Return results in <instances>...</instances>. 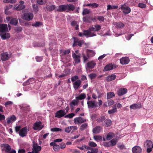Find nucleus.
Returning a JSON list of instances; mask_svg holds the SVG:
<instances>
[{"mask_svg":"<svg viewBox=\"0 0 153 153\" xmlns=\"http://www.w3.org/2000/svg\"><path fill=\"white\" fill-rule=\"evenodd\" d=\"M78 35L80 37H82L84 36L87 37H91L96 36V34L93 33L91 31L88 30H85L84 31V33L79 32Z\"/></svg>","mask_w":153,"mask_h":153,"instance_id":"f257e3e1","label":"nucleus"},{"mask_svg":"<svg viewBox=\"0 0 153 153\" xmlns=\"http://www.w3.org/2000/svg\"><path fill=\"white\" fill-rule=\"evenodd\" d=\"M34 15L33 13L31 12H27L23 14L22 16V18L25 20L29 21L33 18Z\"/></svg>","mask_w":153,"mask_h":153,"instance_id":"f03ea898","label":"nucleus"},{"mask_svg":"<svg viewBox=\"0 0 153 153\" xmlns=\"http://www.w3.org/2000/svg\"><path fill=\"white\" fill-rule=\"evenodd\" d=\"M96 65V63L94 61H91L87 62L85 65V68L87 71H90Z\"/></svg>","mask_w":153,"mask_h":153,"instance_id":"7ed1b4c3","label":"nucleus"},{"mask_svg":"<svg viewBox=\"0 0 153 153\" xmlns=\"http://www.w3.org/2000/svg\"><path fill=\"white\" fill-rule=\"evenodd\" d=\"M87 120L83 118L78 117L75 118L74 120V123L77 125H79L87 121Z\"/></svg>","mask_w":153,"mask_h":153,"instance_id":"20e7f679","label":"nucleus"},{"mask_svg":"<svg viewBox=\"0 0 153 153\" xmlns=\"http://www.w3.org/2000/svg\"><path fill=\"white\" fill-rule=\"evenodd\" d=\"M44 126L40 121L36 122L33 125V128L34 130H40Z\"/></svg>","mask_w":153,"mask_h":153,"instance_id":"39448f33","label":"nucleus"},{"mask_svg":"<svg viewBox=\"0 0 153 153\" xmlns=\"http://www.w3.org/2000/svg\"><path fill=\"white\" fill-rule=\"evenodd\" d=\"M33 147L32 152L34 153H39L41 149V147L38 146L37 143L35 142H33Z\"/></svg>","mask_w":153,"mask_h":153,"instance_id":"423d86ee","label":"nucleus"},{"mask_svg":"<svg viewBox=\"0 0 153 153\" xmlns=\"http://www.w3.org/2000/svg\"><path fill=\"white\" fill-rule=\"evenodd\" d=\"M72 56L76 64H78L80 62L81 54H76L74 51L72 53Z\"/></svg>","mask_w":153,"mask_h":153,"instance_id":"0eeeda50","label":"nucleus"},{"mask_svg":"<svg viewBox=\"0 0 153 153\" xmlns=\"http://www.w3.org/2000/svg\"><path fill=\"white\" fill-rule=\"evenodd\" d=\"M1 147L3 148L2 150L4 151L7 153L10 152L11 151L10 146L8 144L3 143L1 145Z\"/></svg>","mask_w":153,"mask_h":153,"instance_id":"6e6552de","label":"nucleus"},{"mask_svg":"<svg viewBox=\"0 0 153 153\" xmlns=\"http://www.w3.org/2000/svg\"><path fill=\"white\" fill-rule=\"evenodd\" d=\"M97 102L94 100L88 101L87 104L88 108H94L97 106Z\"/></svg>","mask_w":153,"mask_h":153,"instance_id":"1a4fd4ad","label":"nucleus"},{"mask_svg":"<svg viewBox=\"0 0 153 153\" xmlns=\"http://www.w3.org/2000/svg\"><path fill=\"white\" fill-rule=\"evenodd\" d=\"M120 9L124 13L126 14L129 13L131 11L130 8L125 4L121 6Z\"/></svg>","mask_w":153,"mask_h":153,"instance_id":"9d476101","label":"nucleus"},{"mask_svg":"<svg viewBox=\"0 0 153 153\" xmlns=\"http://www.w3.org/2000/svg\"><path fill=\"white\" fill-rule=\"evenodd\" d=\"M10 57V55L7 52H4L1 54V59L2 61L8 60Z\"/></svg>","mask_w":153,"mask_h":153,"instance_id":"9b49d317","label":"nucleus"},{"mask_svg":"<svg viewBox=\"0 0 153 153\" xmlns=\"http://www.w3.org/2000/svg\"><path fill=\"white\" fill-rule=\"evenodd\" d=\"M16 119V117L14 115H11L7 118V123L9 124L12 123L14 122Z\"/></svg>","mask_w":153,"mask_h":153,"instance_id":"f8f14e48","label":"nucleus"},{"mask_svg":"<svg viewBox=\"0 0 153 153\" xmlns=\"http://www.w3.org/2000/svg\"><path fill=\"white\" fill-rule=\"evenodd\" d=\"M8 31L7 25L6 24H0V33H4Z\"/></svg>","mask_w":153,"mask_h":153,"instance_id":"ddd939ff","label":"nucleus"},{"mask_svg":"<svg viewBox=\"0 0 153 153\" xmlns=\"http://www.w3.org/2000/svg\"><path fill=\"white\" fill-rule=\"evenodd\" d=\"M101 27L100 25H94V27H91L89 29V30L91 31V32H92L93 33H94L93 32L95 31H97L101 29Z\"/></svg>","mask_w":153,"mask_h":153,"instance_id":"4468645a","label":"nucleus"},{"mask_svg":"<svg viewBox=\"0 0 153 153\" xmlns=\"http://www.w3.org/2000/svg\"><path fill=\"white\" fill-rule=\"evenodd\" d=\"M66 114V113L64 111L60 110L56 112L55 117L58 118H60L65 115Z\"/></svg>","mask_w":153,"mask_h":153,"instance_id":"2eb2a0df","label":"nucleus"},{"mask_svg":"<svg viewBox=\"0 0 153 153\" xmlns=\"http://www.w3.org/2000/svg\"><path fill=\"white\" fill-rule=\"evenodd\" d=\"M27 133V127L23 128L20 130V136L22 137L25 136Z\"/></svg>","mask_w":153,"mask_h":153,"instance_id":"dca6fc26","label":"nucleus"},{"mask_svg":"<svg viewBox=\"0 0 153 153\" xmlns=\"http://www.w3.org/2000/svg\"><path fill=\"white\" fill-rule=\"evenodd\" d=\"M81 84V81L80 79H78L74 82L73 83V85L75 90H76L80 88Z\"/></svg>","mask_w":153,"mask_h":153,"instance_id":"f3484780","label":"nucleus"},{"mask_svg":"<svg viewBox=\"0 0 153 153\" xmlns=\"http://www.w3.org/2000/svg\"><path fill=\"white\" fill-rule=\"evenodd\" d=\"M83 43L84 41L83 40H80L77 39H75L73 46L74 47L77 45L81 46Z\"/></svg>","mask_w":153,"mask_h":153,"instance_id":"a211bd4d","label":"nucleus"},{"mask_svg":"<svg viewBox=\"0 0 153 153\" xmlns=\"http://www.w3.org/2000/svg\"><path fill=\"white\" fill-rule=\"evenodd\" d=\"M132 150L133 153H142V149L138 146H136L133 147Z\"/></svg>","mask_w":153,"mask_h":153,"instance_id":"6ab92c4d","label":"nucleus"},{"mask_svg":"<svg viewBox=\"0 0 153 153\" xmlns=\"http://www.w3.org/2000/svg\"><path fill=\"white\" fill-rule=\"evenodd\" d=\"M127 90L126 88H120L118 89L117 93L119 96L123 95L126 93Z\"/></svg>","mask_w":153,"mask_h":153,"instance_id":"aec40b11","label":"nucleus"},{"mask_svg":"<svg viewBox=\"0 0 153 153\" xmlns=\"http://www.w3.org/2000/svg\"><path fill=\"white\" fill-rule=\"evenodd\" d=\"M129 62V59L128 57H123L120 59V63L122 65L128 64Z\"/></svg>","mask_w":153,"mask_h":153,"instance_id":"412c9836","label":"nucleus"},{"mask_svg":"<svg viewBox=\"0 0 153 153\" xmlns=\"http://www.w3.org/2000/svg\"><path fill=\"white\" fill-rule=\"evenodd\" d=\"M115 68V66L113 65L112 64H109L105 66L103 71H109Z\"/></svg>","mask_w":153,"mask_h":153,"instance_id":"4be33fe9","label":"nucleus"},{"mask_svg":"<svg viewBox=\"0 0 153 153\" xmlns=\"http://www.w3.org/2000/svg\"><path fill=\"white\" fill-rule=\"evenodd\" d=\"M13 5L11 4H8L6 5L4 8L5 13L7 15L9 14L10 13L8 11L10 9L12 8Z\"/></svg>","mask_w":153,"mask_h":153,"instance_id":"5701e85b","label":"nucleus"},{"mask_svg":"<svg viewBox=\"0 0 153 153\" xmlns=\"http://www.w3.org/2000/svg\"><path fill=\"white\" fill-rule=\"evenodd\" d=\"M102 127L100 126H97L93 129V132L94 133L97 134L99 133L102 130Z\"/></svg>","mask_w":153,"mask_h":153,"instance_id":"b1692460","label":"nucleus"},{"mask_svg":"<svg viewBox=\"0 0 153 153\" xmlns=\"http://www.w3.org/2000/svg\"><path fill=\"white\" fill-rule=\"evenodd\" d=\"M141 107V105L140 104L136 103L130 106V108L133 109H136Z\"/></svg>","mask_w":153,"mask_h":153,"instance_id":"393cba45","label":"nucleus"},{"mask_svg":"<svg viewBox=\"0 0 153 153\" xmlns=\"http://www.w3.org/2000/svg\"><path fill=\"white\" fill-rule=\"evenodd\" d=\"M106 136L107 137V140H109L114 137L115 134L112 132H109L106 135Z\"/></svg>","mask_w":153,"mask_h":153,"instance_id":"a878e982","label":"nucleus"},{"mask_svg":"<svg viewBox=\"0 0 153 153\" xmlns=\"http://www.w3.org/2000/svg\"><path fill=\"white\" fill-rule=\"evenodd\" d=\"M66 10L68 11L69 10L73 11L75 9L74 6L72 4L66 5Z\"/></svg>","mask_w":153,"mask_h":153,"instance_id":"bb28decb","label":"nucleus"},{"mask_svg":"<svg viewBox=\"0 0 153 153\" xmlns=\"http://www.w3.org/2000/svg\"><path fill=\"white\" fill-rule=\"evenodd\" d=\"M86 97V95L85 93H82L79 94L78 96L76 97L77 100H82L85 99Z\"/></svg>","mask_w":153,"mask_h":153,"instance_id":"cd10ccee","label":"nucleus"},{"mask_svg":"<svg viewBox=\"0 0 153 153\" xmlns=\"http://www.w3.org/2000/svg\"><path fill=\"white\" fill-rule=\"evenodd\" d=\"M116 76L115 75L112 74L110 76H108L106 78V80L108 82H109L115 79Z\"/></svg>","mask_w":153,"mask_h":153,"instance_id":"c85d7f7f","label":"nucleus"},{"mask_svg":"<svg viewBox=\"0 0 153 153\" xmlns=\"http://www.w3.org/2000/svg\"><path fill=\"white\" fill-rule=\"evenodd\" d=\"M0 35L1 38L3 40L8 39L10 37V35L9 33H0Z\"/></svg>","mask_w":153,"mask_h":153,"instance_id":"c756f323","label":"nucleus"},{"mask_svg":"<svg viewBox=\"0 0 153 153\" xmlns=\"http://www.w3.org/2000/svg\"><path fill=\"white\" fill-rule=\"evenodd\" d=\"M88 127V124L87 123H85L82 124L80 126L79 130L83 131L86 129Z\"/></svg>","mask_w":153,"mask_h":153,"instance_id":"7c9ffc66","label":"nucleus"},{"mask_svg":"<svg viewBox=\"0 0 153 153\" xmlns=\"http://www.w3.org/2000/svg\"><path fill=\"white\" fill-rule=\"evenodd\" d=\"M18 22L17 19L15 18L11 19L10 22V23L13 25H16L18 23Z\"/></svg>","mask_w":153,"mask_h":153,"instance_id":"2f4dec72","label":"nucleus"},{"mask_svg":"<svg viewBox=\"0 0 153 153\" xmlns=\"http://www.w3.org/2000/svg\"><path fill=\"white\" fill-rule=\"evenodd\" d=\"M113 108L112 109L108 111V112L109 114H110L114 113H116L117 111V110L116 108V105H114L113 107Z\"/></svg>","mask_w":153,"mask_h":153,"instance_id":"473e14b6","label":"nucleus"},{"mask_svg":"<svg viewBox=\"0 0 153 153\" xmlns=\"http://www.w3.org/2000/svg\"><path fill=\"white\" fill-rule=\"evenodd\" d=\"M57 10L59 11H63L66 10V5H61L59 6Z\"/></svg>","mask_w":153,"mask_h":153,"instance_id":"72a5a7b5","label":"nucleus"},{"mask_svg":"<svg viewBox=\"0 0 153 153\" xmlns=\"http://www.w3.org/2000/svg\"><path fill=\"white\" fill-rule=\"evenodd\" d=\"M105 126L106 127H108L110 126L112 124V121L110 119H106L104 121Z\"/></svg>","mask_w":153,"mask_h":153,"instance_id":"f704fd0d","label":"nucleus"},{"mask_svg":"<svg viewBox=\"0 0 153 153\" xmlns=\"http://www.w3.org/2000/svg\"><path fill=\"white\" fill-rule=\"evenodd\" d=\"M117 141V139L116 138H114L111 140L110 141L111 146L115 145Z\"/></svg>","mask_w":153,"mask_h":153,"instance_id":"c9c22d12","label":"nucleus"},{"mask_svg":"<svg viewBox=\"0 0 153 153\" xmlns=\"http://www.w3.org/2000/svg\"><path fill=\"white\" fill-rule=\"evenodd\" d=\"M114 94L112 92H108L107 94V99H110L114 97Z\"/></svg>","mask_w":153,"mask_h":153,"instance_id":"e433bc0d","label":"nucleus"},{"mask_svg":"<svg viewBox=\"0 0 153 153\" xmlns=\"http://www.w3.org/2000/svg\"><path fill=\"white\" fill-rule=\"evenodd\" d=\"M71 25L74 27H75L76 30H78L79 29V25L77 22L75 21H72L71 24Z\"/></svg>","mask_w":153,"mask_h":153,"instance_id":"4c0bfd02","label":"nucleus"},{"mask_svg":"<svg viewBox=\"0 0 153 153\" xmlns=\"http://www.w3.org/2000/svg\"><path fill=\"white\" fill-rule=\"evenodd\" d=\"M35 82V80L33 78H31L28 80L26 82L23 83L24 85H27L30 83H32Z\"/></svg>","mask_w":153,"mask_h":153,"instance_id":"58836bf2","label":"nucleus"},{"mask_svg":"<svg viewBox=\"0 0 153 153\" xmlns=\"http://www.w3.org/2000/svg\"><path fill=\"white\" fill-rule=\"evenodd\" d=\"M93 138L96 141L98 142L102 140V137L100 135H95L94 136Z\"/></svg>","mask_w":153,"mask_h":153,"instance_id":"ea45409f","label":"nucleus"},{"mask_svg":"<svg viewBox=\"0 0 153 153\" xmlns=\"http://www.w3.org/2000/svg\"><path fill=\"white\" fill-rule=\"evenodd\" d=\"M46 8L48 10L51 11L53 10L56 7L54 5H51L47 6Z\"/></svg>","mask_w":153,"mask_h":153,"instance_id":"a19ab883","label":"nucleus"},{"mask_svg":"<svg viewBox=\"0 0 153 153\" xmlns=\"http://www.w3.org/2000/svg\"><path fill=\"white\" fill-rule=\"evenodd\" d=\"M118 7L117 5H107V10H112L113 9H117Z\"/></svg>","mask_w":153,"mask_h":153,"instance_id":"79ce46f5","label":"nucleus"},{"mask_svg":"<svg viewBox=\"0 0 153 153\" xmlns=\"http://www.w3.org/2000/svg\"><path fill=\"white\" fill-rule=\"evenodd\" d=\"M152 144V142L150 140H147L145 143L144 144L145 146H146L147 147H150Z\"/></svg>","mask_w":153,"mask_h":153,"instance_id":"37998d69","label":"nucleus"},{"mask_svg":"<svg viewBox=\"0 0 153 153\" xmlns=\"http://www.w3.org/2000/svg\"><path fill=\"white\" fill-rule=\"evenodd\" d=\"M77 100H74L72 101V102L70 103V106L71 107L73 106H75L76 105L78 101H77Z\"/></svg>","mask_w":153,"mask_h":153,"instance_id":"c03bdc74","label":"nucleus"},{"mask_svg":"<svg viewBox=\"0 0 153 153\" xmlns=\"http://www.w3.org/2000/svg\"><path fill=\"white\" fill-rule=\"evenodd\" d=\"M24 2L23 1H20V10L24 9L25 8V5H24Z\"/></svg>","mask_w":153,"mask_h":153,"instance_id":"a18cd8bd","label":"nucleus"},{"mask_svg":"<svg viewBox=\"0 0 153 153\" xmlns=\"http://www.w3.org/2000/svg\"><path fill=\"white\" fill-rule=\"evenodd\" d=\"M88 144L90 146L92 147H95L97 146V144L93 141H89L88 143Z\"/></svg>","mask_w":153,"mask_h":153,"instance_id":"49530a36","label":"nucleus"},{"mask_svg":"<svg viewBox=\"0 0 153 153\" xmlns=\"http://www.w3.org/2000/svg\"><path fill=\"white\" fill-rule=\"evenodd\" d=\"M79 79V77L77 76H74L71 78V79L72 82L73 83Z\"/></svg>","mask_w":153,"mask_h":153,"instance_id":"de8ad7c7","label":"nucleus"},{"mask_svg":"<svg viewBox=\"0 0 153 153\" xmlns=\"http://www.w3.org/2000/svg\"><path fill=\"white\" fill-rule=\"evenodd\" d=\"M98 152V149H92L91 151H88L87 153H97Z\"/></svg>","mask_w":153,"mask_h":153,"instance_id":"09e8293b","label":"nucleus"},{"mask_svg":"<svg viewBox=\"0 0 153 153\" xmlns=\"http://www.w3.org/2000/svg\"><path fill=\"white\" fill-rule=\"evenodd\" d=\"M103 145L106 147L111 146L110 141L109 142H105L103 143Z\"/></svg>","mask_w":153,"mask_h":153,"instance_id":"8fccbe9b","label":"nucleus"},{"mask_svg":"<svg viewBox=\"0 0 153 153\" xmlns=\"http://www.w3.org/2000/svg\"><path fill=\"white\" fill-rule=\"evenodd\" d=\"M51 131L53 132L62 131V129L58 128H54L51 129Z\"/></svg>","mask_w":153,"mask_h":153,"instance_id":"3c124183","label":"nucleus"},{"mask_svg":"<svg viewBox=\"0 0 153 153\" xmlns=\"http://www.w3.org/2000/svg\"><path fill=\"white\" fill-rule=\"evenodd\" d=\"M75 116V114L73 113L70 114L68 115H65V118H71L73 117L74 116Z\"/></svg>","mask_w":153,"mask_h":153,"instance_id":"603ef678","label":"nucleus"},{"mask_svg":"<svg viewBox=\"0 0 153 153\" xmlns=\"http://www.w3.org/2000/svg\"><path fill=\"white\" fill-rule=\"evenodd\" d=\"M108 104L109 106H111L114 104V101L113 100L110 99L108 100Z\"/></svg>","mask_w":153,"mask_h":153,"instance_id":"864d4df0","label":"nucleus"},{"mask_svg":"<svg viewBox=\"0 0 153 153\" xmlns=\"http://www.w3.org/2000/svg\"><path fill=\"white\" fill-rule=\"evenodd\" d=\"M70 52V49L63 50L62 51V53L65 55L68 54Z\"/></svg>","mask_w":153,"mask_h":153,"instance_id":"5fc2aeb1","label":"nucleus"},{"mask_svg":"<svg viewBox=\"0 0 153 153\" xmlns=\"http://www.w3.org/2000/svg\"><path fill=\"white\" fill-rule=\"evenodd\" d=\"M109 53L104 54L103 55L100 56L98 58V59L99 60H102L106 56L109 55Z\"/></svg>","mask_w":153,"mask_h":153,"instance_id":"6e6d98bb","label":"nucleus"},{"mask_svg":"<svg viewBox=\"0 0 153 153\" xmlns=\"http://www.w3.org/2000/svg\"><path fill=\"white\" fill-rule=\"evenodd\" d=\"M13 103L12 101H8L6 102L4 104V105L6 107H7L8 106L12 105Z\"/></svg>","mask_w":153,"mask_h":153,"instance_id":"4d7b16f0","label":"nucleus"},{"mask_svg":"<svg viewBox=\"0 0 153 153\" xmlns=\"http://www.w3.org/2000/svg\"><path fill=\"white\" fill-rule=\"evenodd\" d=\"M96 76L97 75L96 74L94 73H92L88 75L89 77H90L91 79H94Z\"/></svg>","mask_w":153,"mask_h":153,"instance_id":"13d9d810","label":"nucleus"},{"mask_svg":"<svg viewBox=\"0 0 153 153\" xmlns=\"http://www.w3.org/2000/svg\"><path fill=\"white\" fill-rule=\"evenodd\" d=\"M124 26V24L122 22H119L117 23V26L119 28H122Z\"/></svg>","mask_w":153,"mask_h":153,"instance_id":"bf43d9fd","label":"nucleus"},{"mask_svg":"<svg viewBox=\"0 0 153 153\" xmlns=\"http://www.w3.org/2000/svg\"><path fill=\"white\" fill-rule=\"evenodd\" d=\"M37 3L40 5H42L46 3V1L45 0H38L37 1Z\"/></svg>","mask_w":153,"mask_h":153,"instance_id":"052dcab7","label":"nucleus"},{"mask_svg":"<svg viewBox=\"0 0 153 153\" xmlns=\"http://www.w3.org/2000/svg\"><path fill=\"white\" fill-rule=\"evenodd\" d=\"M33 7L34 10L36 12H37L38 11V7L37 4H33Z\"/></svg>","mask_w":153,"mask_h":153,"instance_id":"680f3d73","label":"nucleus"},{"mask_svg":"<svg viewBox=\"0 0 153 153\" xmlns=\"http://www.w3.org/2000/svg\"><path fill=\"white\" fill-rule=\"evenodd\" d=\"M134 35V34H127L126 36V38L127 40H129L131 39V38Z\"/></svg>","mask_w":153,"mask_h":153,"instance_id":"e2e57ef3","label":"nucleus"},{"mask_svg":"<svg viewBox=\"0 0 153 153\" xmlns=\"http://www.w3.org/2000/svg\"><path fill=\"white\" fill-rule=\"evenodd\" d=\"M42 25V23L41 22H37L35 23L32 24V26L35 27L39 26Z\"/></svg>","mask_w":153,"mask_h":153,"instance_id":"0e129e2a","label":"nucleus"},{"mask_svg":"<svg viewBox=\"0 0 153 153\" xmlns=\"http://www.w3.org/2000/svg\"><path fill=\"white\" fill-rule=\"evenodd\" d=\"M53 149L54 151H57L59 149L60 146L59 145L56 144L55 146H54Z\"/></svg>","mask_w":153,"mask_h":153,"instance_id":"69168bd1","label":"nucleus"},{"mask_svg":"<svg viewBox=\"0 0 153 153\" xmlns=\"http://www.w3.org/2000/svg\"><path fill=\"white\" fill-rule=\"evenodd\" d=\"M92 98L94 99H97V98H99L100 97V95H98V96L94 93H92Z\"/></svg>","mask_w":153,"mask_h":153,"instance_id":"338daca9","label":"nucleus"},{"mask_svg":"<svg viewBox=\"0 0 153 153\" xmlns=\"http://www.w3.org/2000/svg\"><path fill=\"white\" fill-rule=\"evenodd\" d=\"M90 12V11L89 10L84 9L82 12L83 15H86L88 14Z\"/></svg>","mask_w":153,"mask_h":153,"instance_id":"774afa93","label":"nucleus"}]
</instances>
